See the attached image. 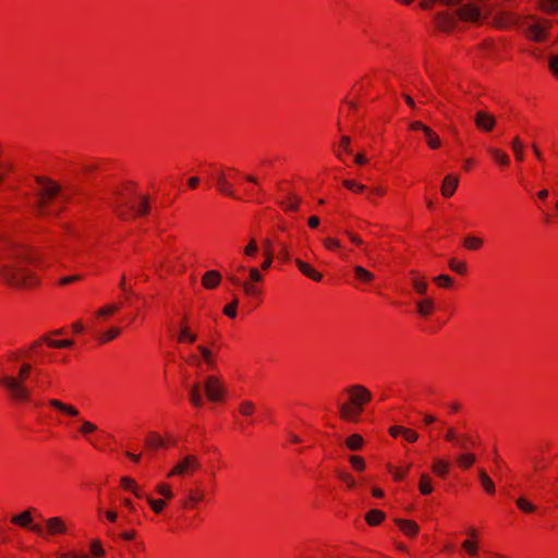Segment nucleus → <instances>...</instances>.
Segmentation results:
<instances>
[{
    "label": "nucleus",
    "mask_w": 558,
    "mask_h": 558,
    "mask_svg": "<svg viewBox=\"0 0 558 558\" xmlns=\"http://www.w3.org/2000/svg\"><path fill=\"white\" fill-rule=\"evenodd\" d=\"M456 16L463 21L477 22L482 19V12L477 5L466 3L456 10Z\"/></svg>",
    "instance_id": "nucleus-10"
},
{
    "label": "nucleus",
    "mask_w": 558,
    "mask_h": 558,
    "mask_svg": "<svg viewBox=\"0 0 558 558\" xmlns=\"http://www.w3.org/2000/svg\"><path fill=\"white\" fill-rule=\"evenodd\" d=\"M80 430H81L82 434L87 435L89 433L96 432L97 430V426L95 424H93L92 422L82 420V425H81V429Z\"/></svg>",
    "instance_id": "nucleus-51"
},
{
    "label": "nucleus",
    "mask_w": 558,
    "mask_h": 558,
    "mask_svg": "<svg viewBox=\"0 0 558 558\" xmlns=\"http://www.w3.org/2000/svg\"><path fill=\"white\" fill-rule=\"evenodd\" d=\"M324 245L328 250H333L336 247H340V242L332 238H327L324 240Z\"/></svg>",
    "instance_id": "nucleus-61"
},
{
    "label": "nucleus",
    "mask_w": 558,
    "mask_h": 558,
    "mask_svg": "<svg viewBox=\"0 0 558 558\" xmlns=\"http://www.w3.org/2000/svg\"><path fill=\"white\" fill-rule=\"evenodd\" d=\"M405 440L410 441V442H414L417 440L418 438V434L416 432H414L413 429H410V428H405L403 430V435Z\"/></svg>",
    "instance_id": "nucleus-58"
},
{
    "label": "nucleus",
    "mask_w": 558,
    "mask_h": 558,
    "mask_svg": "<svg viewBox=\"0 0 558 558\" xmlns=\"http://www.w3.org/2000/svg\"><path fill=\"white\" fill-rule=\"evenodd\" d=\"M471 440V437H469L468 435H458V440L454 441V445L464 450L466 449V446H468V441Z\"/></svg>",
    "instance_id": "nucleus-56"
},
{
    "label": "nucleus",
    "mask_w": 558,
    "mask_h": 558,
    "mask_svg": "<svg viewBox=\"0 0 558 558\" xmlns=\"http://www.w3.org/2000/svg\"><path fill=\"white\" fill-rule=\"evenodd\" d=\"M478 477H480V481H481V484H482L483 488L488 494L495 493V484L493 483V481L490 480V477L488 476V474L484 470H480L478 471Z\"/></svg>",
    "instance_id": "nucleus-27"
},
{
    "label": "nucleus",
    "mask_w": 558,
    "mask_h": 558,
    "mask_svg": "<svg viewBox=\"0 0 558 558\" xmlns=\"http://www.w3.org/2000/svg\"><path fill=\"white\" fill-rule=\"evenodd\" d=\"M474 123L481 131L490 132L496 125V119L490 113L480 110L475 113Z\"/></svg>",
    "instance_id": "nucleus-12"
},
{
    "label": "nucleus",
    "mask_w": 558,
    "mask_h": 558,
    "mask_svg": "<svg viewBox=\"0 0 558 558\" xmlns=\"http://www.w3.org/2000/svg\"><path fill=\"white\" fill-rule=\"evenodd\" d=\"M46 525L49 534L64 533L65 524L59 517H52L46 520Z\"/></svg>",
    "instance_id": "nucleus-20"
},
{
    "label": "nucleus",
    "mask_w": 558,
    "mask_h": 558,
    "mask_svg": "<svg viewBox=\"0 0 558 558\" xmlns=\"http://www.w3.org/2000/svg\"><path fill=\"white\" fill-rule=\"evenodd\" d=\"M12 523L19 524L23 527H28L36 534L43 536L44 530L39 524H32L33 518L29 510H26L17 515L12 517L11 519Z\"/></svg>",
    "instance_id": "nucleus-11"
},
{
    "label": "nucleus",
    "mask_w": 558,
    "mask_h": 558,
    "mask_svg": "<svg viewBox=\"0 0 558 558\" xmlns=\"http://www.w3.org/2000/svg\"><path fill=\"white\" fill-rule=\"evenodd\" d=\"M118 304H109L97 311L98 316H108L116 313L119 310Z\"/></svg>",
    "instance_id": "nucleus-47"
},
{
    "label": "nucleus",
    "mask_w": 558,
    "mask_h": 558,
    "mask_svg": "<svg viewBox=\"0 0 558 558\" xmlns=\"http://www.w3.org/2000/svg\"><path fill=\"white\" fill-rule=\"evenodd\" d=\"M364 444L363 438L359 434H353L347 438L345 445L350 450H359Z\"/></svg>",
    "instance_id": "nucleus-29"
},
{
    "label": "nucleus",
    "mask_w": 558,
    "mask_h": 558,
    "mask_svg": "<svg viewBox=\"0 0 558 558\" xmlns=\"http://www.w3.org/2000/svg\"><path fill=\"white\" fill-rule=\"evenodd\" d=\"M354 272L356 278L363 282H369L374 279V275L362 266H355Z\"/></svg>",
    "instance_id": "nucleus-34"
},
{
    "label": "nucleus",
    "mask_w": 558,
    "mask_h": 558,
    "mask_svg": "<svg viewBox=\"0 0 558 558\" xmlns=\"http://www.w3.org/2000/svg\"><path fill=\"white\" fill-rule=\"evenodd\" d=\"M157 492L167 499H171L173 496L170 487L165 484H159L157 486Z\"/></svg>",
    "instance_id": "nucleus-54"
},
{
    "label": "nucleus",
    "mask_w": 558,
    "mask_h": 558,
    "mask_svg": "<svg viewBox=\"0 0 558 558\" xmlns=\"http://www.w3.org/2000/svg\"><path fill=\"white\" fill-rule=\"evenodd\" d=\"M475 460H476L475 454H473L471 452H462L457 456V463L462 469H469L475 462Z\"/></svg>",
    "instance_id": "nucleus-24"
},
{
    "label": "nucleus",
    "mask_w": 558,
    "mask_h": 558,
    "mask_svg": "<svg viewBox=\"0 0 558 558\" xmlns=\"http://www.w3.org/2000/svg\"><path fill=\"white\" fill-rule=\"evenodd\" d=\"M90 549L95 556H104L105 555V550L102 549L101 544L98 539H95L92 542Z\"/></svg>",
    "instance_id": "nucleus-55"
},
{
    "label": "nucleus",
    "mask_w": 558,
    "mask_h": 558,
    "mask_svg": "<svg viewBox=\"0 0 558 558\" xmlns=\"http://www.w3.org/2000/svg\"><path fill=\"white\" fill-rule=\"evenodd\" d=\"M434 2H439L444 5H460L462 0H423L421 5L424 9H429Z\"/></svg>",
    "instance_id": "nucleus-38"
},
{
    "label": "nucleus",
    "mask_w": 558,
    "mask_h": 558,
    "mask_svg": "<svg viewBox=\"0 0 558 558\" xmlns=\"http://www.w3.org/2000/svg\"><path fill=\"white\" fill-rule=\"evenodd\" d=\"M352 466L357 470V471H363L365 469V462L363 460V458L359 457V456H351L349 458Z\"/></svg>",
    "instance_id": "nucleus-49"
},
{
    "label": "nucleus",
    "mask_w": 558,
    "mask_h": 558,
    "mask_svg": "<svg viewBox=\"0 0 558 558\" xmlns=\"http://www.w3.org/2000/svg\"><path fill=\"white\" fill-rule=\"evenodd\" d=\"M454 17L450 14L442 12L439 13L436 17L438 26L444 31H449L454 25Z\"/></svg>",
    "instance_id": "nucleus-23"
},
{
    "label": "nucleus",
    "mask_w": 558,
    "mask_h": 558,
    "mask_svg": "<svg viewBox=\"0 0 558 558\" xmlns=\"http://www.w3.org/2000/svg\"><path fill=\"white\" fill-rule=\"evenodd\" d=\"M483 245V240L476 236L469 235L464 239V246L469 250L476 251Z\"/></svg>",
    "instance_id": "nucleus-39"
},
{
    "label": "nucleus",
    "mask_w": 558,
    "mask_h": 558,
    "mask_svg": "<svg viewBox=\"0 0 558 558\" xmlns=\"http://www.w3.org/2000/svg\"><path fill=\"white\" fill-rule=\"evenodd\" d=\"M418 488L423 495H428L433 492L432 480L428 475L423 474L421 476Z\"/></svg>",
    "instance_id": "nucleus-37"
},
{
    "label": "nucleus",
    "mask_w": 558,
    "mask_h": 558,
    "mask_svg": "<svg viewBox=\"0 0 558 558\" xmlns=\"http://www.w3.org/2000/svg\"><path fill=\"white\" fill-rule=\"evenodd\" d=\"M221 280V275L217 270H208L202 278V283L206 289L216 288Z\"/></svg>",
    "instance_id": "nucleus-18"
},
{
    "label": "nucleus",
    "mask_w": 558,
    "mask_h": 558,
    "mask_svg": "<svg viewBox=\"0 0 558 558\" xmlns=\"http://www.w3.org/2000/svg\"><path fill=\"white\" fill-rule=\"evenodd\" d=\"M31 369L32 365L24 363L20 368V378L13 376L0 378V384L9 390L11 397L16 401H26L29 398V390L24 386L23 380L27 377Z\"/></svg>",
    "instance_id": "nucleus-4"
},
{
    "label": "nucleus",
    "mask_w": 558,
    "mask_h": 558,
    "mask_svg": "<svg viewBox=\"0 0 558 558\" xmlns=\"http://www.w3.org/2000/svg\"><path fill=\"white\" fill-rule=\"evenodd\" d=\"M458 435H459V434L457 433L456 428H453V427H449V428L447 429L446 434H445V439H446L447 441H450V442H453V444H454V441H456V440H458Z\"/></svg>",
    "instance_id": "nucleus-59"
},
{
    "label": "nucleus",
    "mask_w": 558,
    "mask_h": 558,
    "mask_svg": "<svg viewBox=\"0 0 558 558\" xmlns=\"http://www.w3.org/2000/svg\"><path fill=\"white\" fill-rule=\"evenodd\" d=\"M413 288L416 290V292L418 294H425L426 291H427V283L425 281H422V280H418V279H414L413 280Z\"/></svg>",
    "instance_id": "nucleus-53"
},
{
    "label": "nucleus",
    "mask_w": 558,
    "mask_h": 558,
    "mask_svg": "<svg viewBox=\"0 0 558 558\" xmlns=\"http://www.w3.org/2000/svg\"><path fill=\"white\" fill-rule=\"evenodd\" d=\"M196 333L192 332L191 329L185 324H181L180 332L178 335V341L193 343L196 341Z\"/></svg>",
    "instance_id": "nucleus-22"
},
{
    "label": "nucleus",
    "mask_w": 558,
    "mask_h": 558,
    "mask_svg": "<svg viewBox=\"0 0 558 558\" xmlns=\"http://www.w3.org/2000/svg\"><path fill=\"white\" fill-rule=\"evenodd\" d=\"M496 23L499 27L519 25L532 40L537 43H541L545 39L546 34L551 25L549 20L534 19L532 16L526 17L524 21L520 22L518 16L510 13H502L496 20Z\"/></svg>",
    "instance_id": "nucleus-2"
},
{
    "label": "nucleus",
    "mask_w": 558,
    "mask_h": 558,
    "mask_svg": "<svg viewBox=\"0 0 558 558\" xmlns=\"http://www.w3.org/2000/svg\"><path fill=\"white\" fill-rule=\"evenodd\" d=\"M434 281L440 287H449L452 283V278L448 275H439L434 278Z\"/></svg>",
    "instance_id": "nucleus-52"
},
{
    "label": "nucleus",
    "mask_w": 558,
    "mask_h": 558,
    "mask_svg": "<svg viewBox=\"0 0 558 558\" xmlns=\"http://www.w3.org/2000/svg\"><path fill=\"white\" fill-rule=\"evenodd\" d=\"M295 265L298 266L300 271L310 279L317 282L322 280L323 276L317 270H315L310 264L296 258Z\"/></svg>",
    "instance_id": "nucleus-16"
},
{
    "label": "nucleus",
    "mask_w": 558,
    "mask_h": 558,
    "mask_svg": "<svg viewBox=\"0 0 558 558\" xmlns=\"http://www.w3.org/2000/svg\"><path fill=\"white\" fill-rule=\"evenodd\" d=\"M250 278L253 282H260L263 280L262 274L257 268H250Z\"/></svg>",
    "instance_id": "nucleus-62"
},
{
    "label": "nucleus",
    "mask_w": 558,
    "mask_h": 558,
    "mask_svg": "<svg viewBox=\"0 0 558 558\" xmlns=\"http://www.w3.org/2000/svg\"><path fill=\"white\" fill-rule=\"evenodd\" d=\"M146 445L151 449H157L159 447H163L166 445L165 440L157 433H149L146 438Z\"/></svg>",
    "instance_id": "nucleus-28"
},
{
    "label": "nucleus",
    "mask_w": 558,
    "mask_h": 558,
    "mask_svg": "<svg viewBox=\"0 0 558 558\" xmlns=\"http://www.w3.org/2000/svg\"><path fill=\"white\" fill-rule=\"evenodd\" d=\"M459 184V178L453 174H448L445 177L442 184H441V194L445 197H451Z\"/></svg>",
    "instance_id": "nucleus-15"
},
{
    "label": "nucleus",
    "mask_w": 558,
    "mask_h": 558,
    "mask_svg": "<svg viewBox=\"0 0 558 558\" xmlns=\"http://www.w3.org/2000/svg\"><path fill=\"white\" fill-rule=\"evenodd\" d=\"M228 279L232 284L241 287L243 292L248 296H257L260 294V290L253 282L241 281L234 275H230Z\"/></svg>",
    "instance_id": "nucleus-13"
},
{
    "label": "nucleus",
    "mask_w": 558,
    "mask_h": 558,
    "mask_svg": "<svg viewBox=\"0 0 558 558\" xmlns=\"http://www.w3.org/2000/svg\"><path fill=\"white\" fill-rule=\"evenodd\" d=\"M349 402L340 403L339 411L344 420L355 421L363 411V405L371 401L372 395L368 389L361 385H353L347 389Z\"/></svg>",
    "instance_id": "nucleus-3"
},
{
    "label": "nucleus",
    "mask_w": 558,
    "mask_h": 558,
    "mask_svg": "<svg viewBox=\"0 0 558 558\" xmlns=\"http://www.w3.org/2000/svg\"><path fill=\"white\" fill-rule=\"evenodd\" d=\"M511 146L514 151L517 160L522 161L523 160V145H522L521 140L518 136L513 138Z\"/></svg>",
    "instance_id": "nucleus-43"
},
{
    "label": "nucleus",
    "mask_w": 558,
    "mask_h": 558,
    "mask_svg": "<svg viewBox=\"0 0 558 558\" xmlns=\"http://www.w3.org/2000/svg\"><path fill=\"white\" fill-rule=\"evenodd\" d=\"M49 404L52 408H54L56 410H58L69 416L76 417L78 415V410L76 408H74L71 404L63 403L60 400L51 399V400H49Z\"/></svg>",
    "instance_id": "nucleus-19"
},
{
    "label": "nucleus",
    "mask_w": 558,
    "mask_h": 558,
    "mask_svg": "<svg viewBox=\"0 0 558 558\" xmlns=\"http://www.w3.org/2000/svg\"><path fill=\"white\" fill-rule=\"evenodd\" d=\"M143 498H145L147 500V502L150 505L151 509L156 513H160L166 506V502L161 499H154V498H151L149 496H145V495Z\"/></svg>",
    "instance_id": "nucleus-41"
},
{
    "label": "nucleus",
    "mask_w": 558,
    "mask_h": 558,
    "mask_svg": "<svg viewBox=\"0 0 558 558\" xmlns=\"http://www.w3.org/2000/svg\"><path fill=\"white\" fill-rule=\"evenodd\" d=\"M462 547L470 554V555H476L477 554V548H476V545L473 544L471 541H464L462 543Z\"/></svg>",
    "instance_id": "nucleus-60"
},
{
    "label": "nucleus",
    "mask_w": 558,
    "mask_h": 558,
    "mask_svg": "<svg viewBox=\"0 0 558 558\" xmlns=\"http://www.w3.org/2000/svg\"><path fill=\"white\" fill-rule=\"evenodd\" d=\"M216 183L219 192L227 196L235 198L233 186L227 180L226 174L223 173L222 170L218 171V173L216 174Z\"/></svg>",
    "instance_id": "nucleus-14"
},
{
    "label": "nucleus",
    "mask_w": 558,
    "mask_h": 558,
    "mask_svg": "<svg viewBox=\"0 0 558 558\" xmlns=\"http://www.w3.org/2000/svg\"><path fill=\"white\" fill-rule=\"evenodd\" d=\"M410 129L413 131H422L425 136L427 145L432 149L440 147L439 136L429 126L423 124L420 121H414L410 124Z\"/></svg>",
    "instance_id": "nucleus-9"
},
{
    "label": "nucleus",
    "mask_w": 558,
    "mask_h": 558,
    "mask_svg": "<svg viewBox=\"0 0 558 558\" xmlns=\"http://www.w3.org/2000/svg\"><path fill=\"white\" fill-rule=\"evenodd\" d=\"M238 304H239V300L236 298H234L230 304L225 306L223 313L227 316H229L230 318H234L236 316Z\"/></svg>",
    "instance_id": "nucleus-46"
},
{
    "label": "nucleus",
    "mask_w": 558,
    "mask_h": 558,
    "mask_svg": "<svg viewBox=\"0 0 558 558\" xmlns=\"http://www.w3.org/2000/svg\"><path fill=\"white\" fill-rule=\"evenodd\" d=\"M417 312L422 316H428L434 310V301L432 299H425L416 303Z\"/></svg>",
    "instance_id": "nucleus-26"
},
{
    "label": "nucleus",
    "mask_w": 558,
    "mask_h": 558,
    "mask_svg": "<svg viewBox=\"0 0 558 558\" xmlns=\"http://www.w3.org/2000/svg\"><path fill=\"white\" fill-rule=\"evenodd\" d=\"M121 332V329L119 327H112L108 331L99 335L98 339L101 343L109 342L117 338Z\"/></svg>",
    "instance_id": "nucleus-35"
},
{
    "label": "nucleus",
    "mask_w": 558,
    "mask_h": 558,
    "mask_svg": "<svg viewBox=\"0 0 558 558\" xmlns=\"http://www.w3.org/2000/svg\"><path fill=\"white\" fill-rule=\"evenodd\" d=\"M117 195L121 198L119 202L112 204L116 213L119 217L126 219L128 213L124 211L123 207H130L131 209L135 210L137 215H147L149 210V204H148V197L144 196L141 198L140 205L136 208L134 205H129L128 199L124 198V195L120 192H117Z\"/></svg>",
    "instance_id": "nucleus-6"
},
{
    "label": "nucleus",
    "mask_w": 558,
    "mask_h": 558,
    "mask_svg": "<svg viewBox=\"0 0 558 558\" xmlns=\"http://www.w3.org/2000/svg\"><path fill=\"white\" fill-rule=\"evenodd\" d=\"M300 203V198L295 195H290L288 203L281 202L280 204L286 207L288 210H296Z\"/></svg>",
    "instance_id": "nucleus-48"
},
{
    "label": "nucleus",
    "mask_w": 558,
    "mask_h": 558,
    "mask_svg": "<svg viewBox=\"0 0 558 558\" xmlns=\"http://www.w3.org/2000/svg\"><path fill=\"white\" fill-rule=\"evenodd\" d=\"M385 517L386 515L383 511L373 509L366 513L365 520L369 525H378Z\"/></svg>",
    "instance_id": "nucleus-25"
},
{
    "label": "nucleus",
    "mask_w": 558,
    "mask_h": 558,
    "mask_svg": "<svg viewBox=\"0 0 558 558\" xmlns=\"http://www.w3.org/2000/svg\"><path fill=\"white\" fill-rule=\"evenodd\" d=\"M202 387L207 399L211 402L221 401L226 392L221 380L216 376H207L204 379Z\"/></svg>",
    "instance_id": "nucleus-5"
},
{
    "label": "nucleus",
    "mask_w": 558,
    "mask_h": 558,
    "mask_svg": "<svg viewBox=\"0 0 558 558\" xmlns=\"http://www.w3.org/2000/svg\"><path fill=\"white\" fill-rule=\"evenodd\" d=\"M37 183L41 186L39 193L40 199L38 203L39 210L44 214L46 202L54 198L60 193V186L51 180L45 178H37Z\"/></svg>",
    "instance_id": "nucleus-7"
},
{
    "label": "nucleus",
    "mask_w": 558,
    "mask_h": 558,
    "mask_svg": "<svg viewBox=\"0 0 558 558\" xmlns=\"http://www.w3.org/2000/svg\"><path fill=\"white\" fill-rule=\"evenodd\" d=\"M264 246H265V250H264V254H265V260L264 263L262 264V269L266 270L270 267L271 263H272V252H271V243L269 240H265L264 242Z\"/></svg>",
    "instance_id": "nucleus-36"
},
{
    "label": "nucleus",
    "mask_w": 558,
    "mask_h": 558,
    "mask_svg": "<svg viewBox=\"0 0 558 558\" xmlns=\"http://www.w3.org/2000/svg\"><path fill=\"white\" fill-rule=\"evenodd\" d=\"M254 409H255V407H254L253 402H251V401H243L240 404L241 414L246 415V416L251 415L253 413Z\"/></svg>",
    "instance_id": "nucleus-50"
},
{
    "label": "nucleus",
    "mask_w": 558,
    "mask_h": 558,
    "mask_svg": "<svg viewBox=\"0 0 558 558\" xmlns=\"http://www.w3.org/2000/svg\"><path fill=\"white\" fill-rule=\"evenodd\" d=\"M542 9L548 13H555L558 11V0H543Z\"/></svg>",
    "instance_id": "nucleus-45"
},
{
    "label": "nucleus",
    "mask_w": 558,
    "mask_h": 558,
    "mask_svg": "<svg viewBox=\"0 0 558 558\" xmlns=\"http://www.w3.org/2000/svg\"><path fill=\"white\" fill-rule=\"evenodd\" d=\"M488 151L489 154L494 157V159L496 161H498L499 163L504 165V166H508L510 160H509V157L506 153L497 149V148H494V147H489L488 148Z\"/></svg>",
    "instance_id": "nucleus-32"
},
{
    "label": "nucleus",
    "mask_w": 558,
    "mask_h": 558,
    "mask_svg": "<svg viewBox=\"0 0 558 558\" xmlns=\"http://www.w3.org/2000/svg\"><path fill=\"white\" fill-rule=\"evenodd\" d=\"M432 469L437 475H439L441 477H446V475L449 471V463L444 460H436L433 463Z\"/></svg>",
    "instance_id": "nucleus-31"
},
{
    "label": "nucleus",
    "mask_w": 558,
    "mask_h": 558,
    "mask_svg": "<svg viewBox=\"0 0 558 558\" xmlns=\"http://www.w3.org/2000/svg\"><path fill=\"white\" fill-rule=\"evenodd\" d=\"M197 350L201 353L204 361L206 362V364L209 367L214 368L216 366V363L214 361L211 351L207 347L202 345V344L197 347Z\"/></svg>",
    "instance_id": "nucleus-33"
},
{
    "label": "nucleus",
    "mask_w": 558,
    "mask_h": 558,
    "mask_svg": "<svg viewBox=\"0 0 558 558\" xmlns=\"http://www.w3.org/2000/svg\"><path fill=\"white\" fill-rule=\"evenodd\" d=\"M121 485L125 489H130L137 498H143L144 494L136 487L135 482L130 477H122Z\"/></svg>",
    "instance_id": "nucleus-30"
},
{
    "label": "nucleus",
    "mask_w": 558,
    "mask_h": 558,
    "mask_svg": "<svg viewBox=\"0 0 558 558\" xmlns=\"http://www.w3.org/2000/svg\"><path fill=\"white\" fill-rule=\"evenodd\" d=\"M201 466L198 459L195 456L189 454L179 460L171 471L168 473V476H184L191 474L192 472L198 470Z\"/></svg>",
    "instance_id": "nucleus-8"
},
{
    "label": "nucleus",
    "mask_w": 558,
    "mask_h": 558,
    "mask_svg": "<svg viewBox=\"0 0 558 558\" xmlns=\"http://www.w3.org/2000/svg\"><path fill=\"white\" fill-rule=\"evenodd\" d=\"M549 68L556 75H558V54L553 56L549 59Z\"/></svg>",
    "instance_id": "nucleus-64"
},
{
    "label": "nucleus",
    "mask_w": 558,
    "mask_h": 558,
    "mask_svg": "<svg viewBox=\"0 0 558 558\" xmlns=\"http://www.w3.org/2000/svg\"><path fill=\"white\" fill-rule=\"evenodd\" d=\"M257 252V243L254 239L244 247V254L246 256H253Z\"/></svg>",
    "instance_id": "nucleus-57"
},
{
    "label": "nucleus",
    "mask_w": 558,
    "mask_h": 558,
    "mask_svg": "<svg viewBox=\"0 0 558 558\" xmlns=\"http://www.w3.org/2000/svg\"><path fill=\"white\" fill-rule=\"evenodd\" d=\"M350 142H351V140H350V137H349V136H347V135H343V136L341 137V140H340V145H341L342 149H343L345 153H348V154H351V153H352V150H351V148H350Z\"/></svg>",
    "instance_id": "nucleus-63"
},
{
    "label": "nucleus",
    "mask_w": 558,
    "mask_h": 558,
    "mask_svg": "<svg viewBox=\"0 0 558 558\" xmlns=\"http://www.w3.org/2000/svg\"><path fill=\"white\" fill-rule=\"evenodd\" d=\"M202 388L201 383H195L189 389L190 401L196 408H201L204 404V398L201 392Z\"/></svg>",
    "instance_id": "nucleus-17"
},
{
    "label": "nucleus",
    "mask_w": 558,
    "mask_h": 558,
    "mask_svg": "<svg viewBox=\"0 0 558 558\" xmlns=\"http://www.w3.org/2000/svg\"><path fill=\"white\" fill-rule=\"evenodd\" d=\"M515 504H517V507L524 512L530 513V512L535 511V509H536L533 504H531L529 500H526L523 497L518 498Z\"/></svg>",
    "instance_id": "nucleus-44"
},
{
    "label": "nucleus",
    "mask_w": 558,
    "mask_h": 558,
    "mask_svg": "<svg viewBox=\"0 0 558 558\" xmlns=\"http://www.w3.org/2000/svg\"><path fill=\"white\" fill-rule=\"evenodd\" d=\"M38 262L25 246L0 239V279L13 288H29L37 282L32 269Z\"/></svg>",
    "instance_id": "nucleus-1"
},
{
    "label": "nucleus",
    "mask_w": 558,
    "mask_h": 558,
    "mask_svg": "<svg viewBox=\"0 0 558 558\" xmlns=\"http://www.w3.org/2000/svg\"><path fill=\"white\" fill-rule=\"evenodd\" d=\"M449 267L459 275H463L466 270V264L464 262H459L456 258L449 259Z\"/></svg>",
    "instance_id": "nucleus-42"
},
{
    "label": "nucleus",
    "mask_w": 558,
    "mask_h": 558,
    "mask_svg": "<svg viewBox=\"0 0 558 558\" xmlns=\"http://www.w3.org/2000/svg\"><path fill=\"white\" fill-rule=\"evenodd\" d=\"M43 341L47 342L52 348H70L73 345L72 340H50L48 337H44Z\"/></svg>",
    "instance_id": "nucleus-40"
},
{
    "label": "nucleus",
    "mask_w": 558,
    "mask_h": 558,
    "mask_svg": "<svg viewBox=\"0 0 558 558\" xmlns=\"http://www.w3.org/2000/svg\"><path fill=\"white\" fill-rule=\"evenodd\" d=\"M396 523L409 536H414L418 532V525L413 521L396 519Z\"/></svg>",
    "instance_id": "nucleus-21"
}]
</instances>
